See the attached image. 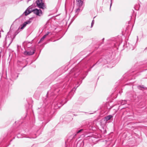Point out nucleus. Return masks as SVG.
I'll return each mask as SVG.
<instances>
[{
	"label": "nucleus",
	"instance_id": "6ab92c4d",
	"mask_svg": "<svg viewBox=\"0 0 147 147\" xmlns=\"http://www.w3.org/2000/svg\"><path fill=\"white\" fill-rule=\"evenodd\" d=\"M71 92L69 93V96L67 98H69V96L71 94Z\"/></svg>",
	"mask_w": 147,
	"mask_h": 147
},
{
	"label": "nucleus",
	"instance_id": "393cba45",
	"mask_svg": "<svg viewBox=\"0 0 147 147\" xmlns=\"http://www.w3.org/2000/svg\"><path fill=\"white\" fill-rule=\"evenodd\" d=\"M90 69H89L88 71H90Z\"/></svg>",
	"mask_w": 147,
	"mask_h": 147
},
{
	"label": "nucleus",
	"instance_id": "a878e982",
	"mask_svg": "<svg viewBox=\"0 0 147 147\" xmlns=\"http://www.w3.org/2000/svg\"><path fill=\"white\" fill-rule=\"evenodd\" d=\"M104 38H103L102 39V40H104Z\"/></svg>",
	"mask_w": 147,
	"mask_h": 147
},
{
	"label": "nucleus",
	"instance_id": "f3484780",
	"mask_svg": "<svg viewBox=\"0 0 147 147\" xmlns=\"http://www.w3.org/2000/svg\"><path fill=\"white\" fill-rule=\"evenodd\" d=\"M112 0H111V4H110V9H111V5H112Z\"/></svg>",
	"mask_w": 147,
	"mask_h": 147
},
{
	"label": "nucleus",
	"instance_id": "412c9836",
	"mask_svg": "<svg viewBox=\"0 0 147 147\" xmlns=\"http://www.w3.org/2000/svg\"><path fill=\"white\" fill-rule=\"evenodd\" d=\"M78 87V86L76 88H75H75H74V89H75V90H76V89Z\"/></svg>",
	"mask_w": 147,
	"mask_h": 147
},
{
	"label": "nucleus",
	"instance_id": "20e7f679",
	"mask_svg": "<svg viewBox=\"0 0 147 147\" xmlns=\"http://www.w3.org/2000/svg\"><path fill=\"white\" fill-rule=\"evenodd\" d=\"M32 12L37 16H40L42 15V11L40 9H32Z\"/></svg>",
	"mask_w": 147,
	"mask_h": 147
},
{
	"label": "nucleus",
	"instance_id": "f8f14e48",
	"mask_svg": "<svg viewBox=\"0 0 147 147\" xmlns=\"http://www.w3.org/2000/svg\"><path fill=\"white\" fill-rule=\"evenodd\" d=\"M83 130H84V129H81L79 130H78V131H77L76 132V135L77 134H79V133L81 132H82V131H83Z\"/></svg>",
	"mask_w": 147,
	"mask_h": 147
},
{
	"label": "nucleus",
	"instance_id": "aec40b11",
	"mask_svg": "<svg viewBox=\"0 0 147 147\" xmlns=\"http://www.w3.org/2000/svg\"><path fill=\"white\" fill-rule=\"evenodd\" d=\"M50 93V92H48L47 93V95H49Z\"/></svg>",
	"mask_w": 147,
	"mask_h": 147
},
{
	"label": "nucleus",
	"instance_id": "7ed1b4c3",
	"mask_svg": "<svg viewBox=\"0 0 147 147\" xmlns=\"http://www.w3.org/2000/svg\"><path fill=\"white\" fill-rule=\"evenodd\" d=\"M35 49L34 47L32 48V50L30 51H25L24 53V54L25 55H33L35 53Z\"/></svg>",
	"mask_w": 147,
	"mask_h": 147
},
{
	"label": "nucleus",
	"instance_id": "423d86ee",
	"mask_svg": "<svg viewBox=\"0 0 147 147\" xmlns=\"http://www.w3.org/2000/svg\"><path fill=\"white\" fill-rule=\"evenodd\" d=\"M32 12V9L29 7L24 13V14H25L26 16L28 15V14Z\"/></svg>",
	"mask_w": 147,
	"mask_h": 147
},
{
	"label": "nucleus",
	"instance_id": "6e6552de",
	"mask_svg": "<svg viewBox=\"0 0 147 147\" xmlns=\"http://www.w3.org/2000/svg\"><path fill=\"white\" fill-rule=\"evenodd\" d=\"M113 117V116L112 115H108L105 118V120L107 121H108L110 119L112 118V117Z\"/></svg>",
	"mask_w": 147,
	"mask_h": 147
},
{
	"label": "nucleus",
	"instance_id": "9b49d317",
	"mask_svg": "<svg viewBox=\"0 0 147 147\" xmlns=\"http://www.w3.org/2000/svg\"><path fill=\"white\" fill-rule=\"evenodd\" d=\"M46 35H44L40 39V41L39 42V43H40V42H41L46 37Z\"/></svg>",
	"mask_w": 147,
	"mask_h": 147
},
{
	"label": "nucleus",
	"instance_id": "2eb2a0df",
	"mask_svg": "<svg viewBox=\"0 0 147 147\" xmlns=\"http://www.w3.org/2000/svg\"><path fill=\"white\" fill-rule=\"evenodd\" d=\"M94 24V20H93L92 22L91 23V27H92L93 26V25Z\"/></svg>",
	"mask_w": 147,
	"mask_h": 147
},
{
	"label": "nucleus",
	"instance_id": "f03ea898",
	"mask_svg": "<svg viewBox=\"0 0 147 147\" xmlns=\"http://www.w3.org/2000/svg\"><path fill=\"white\" fill-rule=\"evenodd\" d=\"M36 3L37 6L39 8L44 9L46 8V6L43 0H37L36 1Z\"/></svg>",
	"mask_w": 147,
	"mask_h": 147
},
{
	"label": "nucleus",
	"instance_id": "dca6fc26",
	"mask_svg": "<svg viewBox=\"0 0 147 147\" xmlns=\"http://www.w3.org/2000/svg\"><path fill=\"white\" fill-rule=\"evenodd\" d=\"M138 87L139 88H144V86H143V85H142V86H138Z\"/></svg>",
	"mask_w": 147,
	"mask_h": 147
},
{
	"label": "nucleus",
	"instance_id": "f257e3e1",
	"mask_svg": "<svg viewBox=\"0 0 147 147\" xmlns=\"http://www.w3.org/2000/svg\"><path fill=\"white\" fill-rule=\"evenodd\" d=\"M67 101H66L65 100L64 101V100H58L57 103L56 104L55 103V102H54L53 103V105H54V109H56L59 108L60 107H61L62 105H63L65 103L67 102Z\"/></svg>",
	"mask_w": 147,
	"mask_h": 147
},
{
	"label": "nucleus",
	"instance_id": "4468645a",
	"mask_svg": "<svg viewBox=\"0 0 147 147\" xmlns=\"http://www.w3.org/2000/svg\"><path fill=\"white\" fill-rule=\"evenodd\" d=\"M59 90L58 89H56L55 91H54V94H55L56 93V92H58L59 91Z\"/></svg>",
	"mask_w": 147,
	"mask_h": 147
},
{
	"label": "nucleus",
	"instance_id": "ddd939ff",
	"mask_svg": "<svg viewBox=\"0 0 147 147\" xmlns=\"http://www.w3.org/2000/svg\"><path fill=\"white\" fill-rule=\"evenodd\" d=\"M126 103V100L123 101L122 102H121V104L122 105H123Z\"/></svg>",
	"mask_w": 147,
	"mask_h": 147
},
{
	"label": "nucleus",
	"instance_id": "1a4fd4ad",
	"mask_svg": "<svg viewBox=\"0 0 147 147\" xmlns=\"http://www.w3.org/2000/svg\"><path fill=\"white\" fill-rule=\"evenodd\" d=\"M20 29V26L18 28V30L15 32L14 33L15 36L17 35L20 31L21 30Z\"/></svg>",
	"mask_w": 147,
	"mask_h": 147
},
{
	"label": "nucleus",
	"instance_id": "bb28decb",
	"mask_svg": "<svg viewBox=\"0 0 147 147\" xmlns=\"http://www.w3.org/2000/svg\"><path fill=\"white\" fill-rule=\"evenodd\" d=\"M71 96H70V98H71Z\"/></svg>",
	"mask_w": 147,
	"mask_h": 147
},
{
	"label": "nucleus",
	"instance_id": "a211bd4d",
	"mask_svg": "<svg viewBox=\"0 0 147 147\" xmlns=\"http://www.w3.org/2000/svg\"><path fill=\"white\" fill-rule=\"evenodd\" d=\"M49 32H48L46 34H45V35H46V36H47V35H48L49 34Z\"/></svg>",
	"mask_w": 147,
	"mask_h": 147
},
{
	"label": "nucleus",
	"instance_id": "9d476101",
	"mask_svg": "<svg viewBox=\"0 0 147 147\" xmlns=\"http://www.w3.org/2000/svg\"><path fill=\"white\" fill-rule=\"evenodd\" d=\"M80 7H79V8L77 9L76 11V14H78L79 12L80 11Z\"/></svg>",
	"mask_w": 147,
	"mask_h": 147
},
{
	"label": "nucleus",
	"instance_id": "39448f33",
	"mask_svg": "<svg viewBox=\"0 0 147 147\" xmlns=\"http://www.w3.org/2000/svg\"><path fill=\"white\" fill-rule=\"evenodd\" d=\"M31 22V19L25 22L22 25H20V29L22 30L24 29V28L25 27L27 24H29Z\"/></svg>",
	"mask_w": 147,
	"mask_h": 147
},
{
	"label": "nucleus",
	"instance_id": "5701e85b",
	"mask_svg": "<svg viewBox=\"0 0 147 147\" xmlns=\"http://www.w3.org/2000/svg\"><path fill=\"white\" fill-rule=\"evenodd\" d=\"M95 64H94V65H93V66H92V67H91V68H92V67H93Z\"/></svg>",
	"mask_w": 147,
	"mask_h": 147
},
{
	"label": "nucleus",
	"instance_id": "0eeeda50",
	"mask_svg": "<svg viewBox=\"0 0 147 147\" xmlns=\"http://www.w3.org/2000/svg\"><path fill=\"white\" fill-rule=\"evenodd\" d=\"M77 5L79 7H81L83 4V2L81 0H77Z\"/></svg>",
	"mask_w": 147,
	"mask_h": 147
},
{
	"label": "nucleus",
	"instance_id": "4be33fe9",
	"mask_svg": "<svg viewBox=\"0 0 147 147\" xmlns=\"http://www.w3.org/2000/svg\"><path fill=\"white\" fill-rule=\"evenodd\" d=\"M88 72H86V75H87V74H88Z\"/></svg>",
	"mask_w": 147,
	"mask_h": 147
},
{
	"label": "nucleus",
	"instance_id": "b1692460",
	"mask_svg": "<svg viewBox=\"0 0 147 147\" xmlns=\"http://www.w3.org/2000/svg\"><path fill=\"white\" fill-rule=\"evenodd\" d=\"M57 99H56L55 100V101H57Z\"/></svg>",
	"mask_w": 147,
	"mask_h": 147
}]
</instances>
